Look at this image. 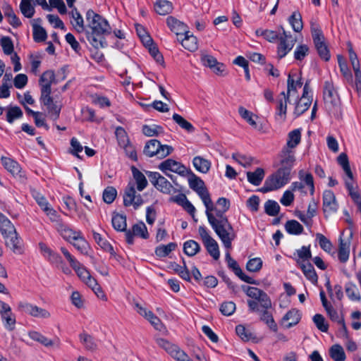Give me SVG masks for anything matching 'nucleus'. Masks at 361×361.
I'll use <instances>...</instances> for the list:
<instances>
[{
  "mask_svg": "<svg viewBox=\"0 0 361 361\" xmlns=\"http://www.w3.org/2000/svg\"><path fill=\"white\" fill-rule=\"evenodd\" d=\"M204 202L206 215L213 230L222 241L226 249L231 247V242L235 235L233 228L225 215L230 208V201L225 197H219L214 205L210 198L209 191L204 187Z\"/></svg>",
  "mask_w": 361,
  "mask_h": 361,
  "instance_id": "nucleus-1",
  "label": "nucleus"
},
{
  "mask_svg": "<svg viewBox=\"0 0 361 361\" xmlns=\"http://www.w3.org/2000/svg\"><path fill=\"white\" fill-rule=\"evenodd\" d=\"M279 167L268 176L264 185L258 190L263 193L276 190L286 185L291 179V171L295 164V151L281 149L278 154Z\"/></svg>",
  "mask_w": 361,
  "mask_h": 361,
  "instance_id": "nucleus-2",
  "label": "nucleus"
},
{
  "mask_svg": "<svg viewBox=\"0 0 361 361\" xmlns=\"http://www.w3.org/2000/svg\"><path fill=\"white\" fill-rule=\"evenodd\" d=\"M87 27L85 30L87 40L96 49L107 47L105 35L111 33L109 22L93 10L89 9L86 13Z\"/></svg>",
  "mask_w": 361,
  "mask_h": 361,
  "instance_id": "nucleus-3",
  "label": "nucleus"
},
{
  "mask_svg": "<svg viewBox=\"0 0 361 361\" xmlns=\"http://www.w3.org/2000/svg\"><path fill=\"white\" fill-rule=\"evenodd\" d=\"M312 36L315 48L320 58L325 61L330 59L331 55L326 44L324 42V36L322 30L317 26H312Z\"/></svg>",
  "mask_w": 361,
  "mask_h": 361,
  "instance_id": "nucleus-4",
  "label": "nucleus"
},
{
  "mask_svg": "<svg viewBox=\"0 0 361 361\" xmlns=\"http://www.w3.org/2000/svg\"><path fill=\"white\" fill-rule=\"evenodd\" d=\"M279 32L281 31L278 39L279 43L277 47V54L279 59L285 57L293 48L296 39L293 37L290 32H287L283 26L279 27Z\"/></svg>",
  "mask_w": 361,
  "mask_h": 361,
  "instance_id": "nucleus-5",
  "label": "nucleus"
},
{
  "mask_svg": "<svg viewBox=\"0 0 361 361\" xmlns=\"http://www.w3.org/2000/svg\"><path fill=\"white\" fill-rule=\"evenodd\" d=\"M298 178L300 181L293 182L290 185L291 190H299L300 192L306 195L307 192L304 190L305 184L308 187L310 194L313 195L314 192V184L312 175L310 173H305L303 170H300L298 172Z\"/></svg>",
  "mask_w": 361,
  "mask_h": 361,
  "instance_id": "nucleus-6",
  "label": "nucleus"
},
{
  "mask_svg": "<svg viewBox=\"0 0 361 361\" xmlns=\"http://www.w3.org/2000/svg\"><path fill=\"white\" fill-rule=\"evenodd\" d=\"M144 200L140 194H136L135 185L133 183H128L124 190L123 193V205L129 207L133 205L135 209H138L142 204Z\"/></svg>",
  "mask_w": 361,
  "mask_h": 361,
  "instance_id": "nucleus-7",
  "label": "nucleus"
},
{
  "mask_svg": "<svg viewBox=\"0 0 361 361\" xmlns=\"http://www.w3.org/2000/svg\"><path fill=\"white\" fill-rule=\"evenodd\" d=\"M243 290L247 295L260 303L263 309H269L271 307V301L268 295L262 290L252 286H243Z\"/></svg>",
  "mask_w": 361,
  "mask_h": 361,
  "instance_id": "nucleus-8",
  "label": "nucleus"
},
{
  "mask_svg": "<svg viewBox=\"0 0 361 361\" xmlns=\"http://www.w3.org/2000/svg\"><path fill=\"white\" fill-rule=\"evenodd\" d=\"M159 169L165 174L166 171H172L181 176H186L190 169L186 168L184 165L173 159H168L160 163Z\"/></svg>",
  "mask_w": 361,
  "mask_h": 361,
  "instance_id": "nucleus-9",
  "label": "nucleus"
},
{
  "mask_svg": "<svg viewBox=\"0 0 361 361\" xmlns=\"http://www.w3.org/2000/svg\"><path fill=\"white\" fill-rule=\"evenodd\" d=\"M323 97L326 104H329L337 109H340L338 94L331 79L326 80L324 83Z\"/></svg>",
  "mask_w": 361,
  "mask_h": 361,
  "instance_id": "nucleus-10",
  "label": "nucleus"
},
{
  "mask_svg": "<svg viewBox=\"0 0 361 361\" xmlns=\"http://www.w3.org/2000/svg\"><path fill=\"white\" fill-rule=\"evenodd\" d=\"M134 236H139L143 239L149 238V235L147 226L142 221L134 224L131 229L126 231V240L128 244H133Z\"/></svg>",
  "mask_w": 361,
  "mask_h": 361,
  "instance_id": "nucleus-11",
  "label": "nucleus"
},
{
  "mask_svg": "<svg viewBox=\"0 0 361 361\" xmlns=\"http://www.w3.org/2000/svg\"><path fill=\"white\" fill-rule=\"evenodd\" d=\"M322 207L323 212L325 215L331 214L338 211V204L333 191L330 190H326L324 191L322 197Z\"/></svg>",
  "mask_w": 361,
  "mask_h": 361,
  "instance_id": "nucleus-12",
  "label": "nucleus"
},
{
  "mask_svg": "<svg viewBox=\"0 0 361 361\" xmlns=\"http://www.w3.org/2000/svg\"><path fill=\"white\" fill-rule=\"evenodd\" d=\"M33 197L36 200L38 205L41 207V209L46 213V214L49 217L51 221H59V216L57 215V212L54 210L49 204L47 199L42 195L40 193L37 192H33Z\"/></svg>",
  "mask_w": 361,
  "mask_h": 361,
  "instance_id": "nucleus-13",
  "label": "nucleus"
},
{
  "mask_svg": "<svg viewBox=\"0 0 361 361\" xmlns=\"http://www.w3.org/2000/svg\"><path fill=\"white\" fill-rule=\"evenodd\" d=\"M343 233L338 239V258L341 263H345L350 257V240L353 238V233L350 232V235L348 238H343Z\"/></svg>",
  "mask_w": 361,
  "mask_h": 361,
  "instance_id": "nucleus-14",
  "label": "nucleus"
},
{
  "mask_svg": "<svg viewBox=\"0 0 361 361\" xmlns=\"http://www.w3.org/2000/svg\"><path fill=\"white\" fill-rule=\"evenodd\" d=\"M204 66H208L216 75L224 77L228 74L226 65L219 62L214 56L204 54Z\"/></svg>",
  "mask_w": 361,
  "mask_h": 361,
  "instance_id": "nucleus-15",
  "label": "nucleus"
},
{
  "mask_svg": "<svg viewBox=\"0 0 361 361\" xmlns=\"http://www.w3.org/2000/svg\"><path fill=\"white\" fill-rule=\"evenodd\" d=\"M166 23L171 30L176 35L178 40H180V37L190 32L188 30L187 25L173 16L167 18Z\"/></svg>",
  "mask_w": 361,
  "mask_h": 361,
  "instance_id": "nucleus-16",
  "label": "nucleus"
},
{
  "mask_svg": "<svg viewBox=\"0 0 361 361\" xmlns=\"http://www.w3.org/2000/svg\"><path fill=\"white\" fill-rule=\"evenodd\" d=\"M1 164L4 166V167L13 176L19 178L24 177V175L21 171V168L19 164L17 161H14L13 159L6 157H2Z\"/></svg>",
  "mask_w": 361,
  "mask_h": 361,
  "instance_id": "nucleus-17",
  "label": "nucleus"
},
{
  "mask_svg": "<svg viewBox=\"0 0 361 361\" xmlns=\"http://www.w3.org/2000/svg\"><path fill=\"white\" fill-rule=\"evenodd\" d=\"M6 238V244L9 247L14 253H23V243L21 239L18 237L16 231L13 234H8L4 235Z\"/></svg>",
  "mask_w": 361,
  "mask_h": 361,
  "instance_id": "nucleus-18",
  "label": "nucleus"
},
{
  "mask_svg": "<svg viewBox=\"0 0 361 361\" xmlns=\"http://www.w3.org/2000/svg\"><path fill=\"white\" fill-rule=\"evenodd\" d=\"M301 141V130L298 128L295 129L288 134L286 145L282 149L295 151V147L300 143Z\"/></svg>",
  "mask_w": 361,
  "mask_h": 361,
  "instance_id": "nucleus-19",
  "label": "nucleus"
},
{
  "mask_svg": "<svg viewBox=\"0 0 361 361\" xmlns=\"http://www.w3.org/2000/svg\"><path fill=\"white\" fill-rule=\"evenodd\" d=\"M190 188L195 191L203 201V181L197 177L190 169L188 175Z\"/></svg>",
  "mask_w": 361,
  "mask_h": 361,
  "instance_id": "nucleus-20",
  "label": "nucleus"
},
{
  "mask_svg": "<svg viewBox=\"0 0 361 361\" xmlns=\"http://www.w3.org/2000/svg\"><path fill=\"white\" fill-rule=\"evenodd\" d=\"M292 257L296 261L298 265H300L301 263L307 262L308 260L312 258L310 246H302L300 249L295 250Z\"/></svg>",
  "mask_w": 361,
  "mask_h": 361,
  "instance_id": "nucleus-21",
  "label": "nucleus"
},
{
  "mask_svg": "<svg viewBox=\"0 0 361 361\" xmlns=\"http://www.w3.org/2000/svg\"><path fill=\"white\" fill-rule=\"evenodd\" d=\"M288 95H286L285 92H282L279 98L277 99L276 115L280 116L282 120H285L287 112V102L289 101Z\"/></svg>",
  "mask_w": 361,
  "mask_h": 361,
  "instance_id": "nucleus-22",
  "label": "nucleus"
},
{
  "mask_svg": "<svg viewBox=\"0 0 361 361\" xmlns=\"http://www.w3.org/2000/svg\"><path fill=\"white\" fill-rule=\"evenodd\" d=\"M299 266L307 279L311 281L312 283L316 284L318 281V276L313 265L307 262L301 263Z\"/></svg>",
  "mask_w": 361,
  "mask_h": 361,
  "instance_id": "nucleus-23",
  "label": "nucleus"
},
{
  "mask_svg": "<svg viewBox=\"0 0 361 361\" xmlns=\"http://www.w3.org/2000/svg\"><path fill=\"white\" fill-rule=\"evenodd\" d=\"M300 319L301 317L299 311L296 309H291L283 317L282 321L283 322H288V323L286 324V327L290 329L299 323Z\"/></svg>",
  "mask_w": 361,
  "mask_h": 361,
  "instance_id": "nucleus-24",
  "label": "nucleus"
},
{
  "mask_svg": "<svg viewBox=\"0 0 361 361\" xmlns=\"http://www.w3.org/2000/svg\"><path fill=\"white\" fill-rule=\"evenodd\" d=\"M247 181L253 185L258 186L261 184L265 175L264 170L262 168H257L255 171L247 172Z\"/></svg>",
  "mask_w": 361,
  "mask_h": 361,
  "instance_id": "nucleus-25",
  "label": "nucleus"
},
{
  "mask_svg": "<svg viewBox=\"0 0 361 361\" xmlns=\"http://www.w3.org/2000/svg\"><path fill=\"white\" fill-rule=\"evenodd\" d=\"M179 41L182 46L190 51H195L197 49V39L193 35H190V32L180 37Z\"/></svg>",
  "mask_w": 361,
  "mask_h": 361,
  "instance_id": "nucleus-26",
  "label": "nucleus"
},
{
  "mask_svg": "<svg viewBox=\"0 0 361 361\" xmlns=\"http://www.w3.org/2000/svg\"><path fill=\"white\" fill-rule=\"evenodd\" d=\"M111 223L114 228L117 231H128L126 216L125 214H115L112 216Z\"/></svg>",
  "mask_w": 361,
  "mask_h": 361,
  "instance_id": "nucleus-27",
  "label": "nucleus"
},
{
  "mask_svg": "<svg viewBox=\"0 0 361 361\" xmlns=\"http://www.w3.org/2000/svg\"><path fill=\"white\" fill-rule=\"evenodd\" d=\"M286 231L290 235H299L304 231L303 226L296 220H288L284 225Z\"/></svg>",
  "mask_w": 361,
  "mask_h": 361,
  "instance_id": "nucleus-28",
  "label": "nucleus"
},
{
  "mask_svg": "<svg viewBox=\"0 0 361 361\" xmlns=\"http://www.w3.org/2000/svg\"><path fill=\"white\" fill-rule=\"evenodd\" d=\"M131 171L135 180L137 190L142 191L147 186V180L145 175L134 166H131Z\"/></svg>",
  "mask_w": 361,
  "mask_h": 361,
  "instance_id": "nucleus-29",
  "label": "nucleus"
},
{
  "mask_svg": "<svg viewBox=\"0 0 361 361\" xmlns=\"http://www.w3.org/2000/svg\"><path fill=\"white\" fill-rule=\"evenodd\" d=\"M0 231L4 236L8 234H13L16 231L11 221L1 213H0Z\"/></svg>",
  "mask_w": 361,
  "mask_h": 361,
  "instance_id": "nucleus-30",
  "label": "nucleus"
},
{
  "mask_svg": "<svg viewBox=\"0 0 361 361\" xmlns=\"http://www.w3.org/2000/svg\"><path fill=\"white\" fill-rule=\"evenodd\" d=\"M161 142L155 139L149 140L144 147L143 153L149 157L157 156Z\"/></svg>",
  "mask_w": 361,
  "mask_h": 361,
  "instance_id": "nucleus-31",
  "label": "nucleus"
},
{
  "mask_svg": "<svg viewBox=\"0 0 361 361\" xmlns=\"http://www.w3.org/2000/svg\"><path fill=\"white\" fill-rule=\"evenodd\" d=\"M183 266H180L176 262H171L169 268L173 269L183 279L189 281L190 280V271L188 269L184 259H183Z\"/></svg>",
  "mask_w": 361,
  "mask_h": 361,
  "instance_id": "nucleus-32",
  "label": "nucleus"
},
{
  "mask_svg": "<svg viewBox=\"0 0 361 361\" xmlns=\"http://www.w3.org/2000/svg\"><path fill=\"white\" fill-rule=\"evenodd\" d=\"M316 240L318 241L320 247L324 251L329 254H331V255H334L335 254V252L333 251V244L323 234L317 233L316 234Z\"/></svg>",
  "mask_w": 361,
  "mask_h": 361,
  "instance_id": "nucleus-33",
  "label": "nucleus"
},
{
  "mask_svg": "<svg viewBox=\"0 0 361 361\" xmlns=\"http://www.w3.org/2000/svg\"><path fill=\"white\" fill-rule=\"evenodd\" d=\"M288 22L293 30L296 32H300L303 28L302 16L298 11H295L292 13L288 18Z\"/></svg>",
  "mask_w": 361,
  "mask_h": 361,
  "instance_id": "nucleus-34",
  "label": "nucleus"
},
{
  "mask_svg": "<svg viewBox=\"0 0 361 361\" xmlns=\"http://www.w3.org/2000/svg\"><path fill=\"white\" fill-rule=\"evenodd\" d=\"M302 85V82L301 81V78H298V80H295L290 74L288 76V80H287V93H286V95H288L290 97L291 95H293L295 93L297 92V90L298 88H300Z\"/></svg>",
  "mask_w": 361,
  "mask_h": 361,
  "instance_id": "nucleus-35",
  "label": "nucleus"
},
{
  "mask_svg": "<svg viewBox=\"0 0 361 361\" xmlns=\"http://www.w3.org/2000/svg\"><path fill=\"white\" fill-rule=\"evenodd\" d=\"M172 8V4L166 0H159L154 4L155 11L162 16L169 13Z\"/></svg>",
  "mask_w": 361,
  "mask_h": 361,
  "instance_id": "nucleus-36",
  "label": "nucleus"
},
{
  "mask_svg": "<svg viewBox=\"0 0 361 361\" xmlns=\"http://www.w3.org/2000/svg\"><path fill=\"white\" fill-rule=\"evenodd\" d=\"M93 238L98 245L104 250L109 252L112 256H115L116 252L114 250L113 246L106 240L104 239L99 233L94 231Z\"/></svg>",
  "mask_w": 361,
  "mask_h": 361,
  "instance_id": "nucleus-37",
  "label": "nucleus"
},
{
  "mask_svg": "<svg viewBox=\"0 0 361 361\" xmlns=\"http://www.w3.org/2000/svg\"><path fill=\"white\" fill-rule=\"evenodd\" d=\"M51 87H50L49 85H42L41 87V95H40V102L47 107L54 104L53 98L51 97Z\"/></svg>",
  "mask_w": 361,
  "mask_h": 361,
  "instance_id": "nucleus-38",
  "label": "nucleus"
},
{
  "mask_svg": "<svg viewBox=\"0 0 361 361\" xmlns=\"http://www.w3.org/2000/svg\"><path fill=\"white\" fill-rule=\"evenodd\" d=\"M51 87H50L49 85H42L41 87V95H40V102L47 107L54 104L53 98L51 97Z\"/></svg>",
  "mask_w": 361,
  "mask_h": 361,
  "instance_id": "nucleus-39",
  "label": "nucleus"
},
{
  "mask_svg": "<svg viewBox=\"0 0 361 361\" xmlns=\"http://www.w3.org/2000/svg\"><path fill=\"white\" fill-rule=\"evenodd\" d=\"M51 87H50L49 85H42L41 87V95H40V102L47 107L54 104L53 98L51 97Z\"/></svg>",
  "mask_w": 361,
  "mask_h": 361,
  "instance_id": "nucleus-40",
  "label": "nucleus"
},
{
  "mask_svg": "<svg viewBox=\"0 0 361 361\" xmlns=\"http://www.w3.org/2000/svg\"><path fill=\"white\" fill-rule=\"evenodd\" d=\"M156 188L164 194H171V192H177V190L173 188L171 183L163 176H161L159 179V185L156 186Z\"/></svg>",
  "mask_w": 361,
  "mask_h": 361,
  "instance_id": "nucleus-41",
  "label": "nucleus"
},
{
  "mask_svg": "<svg viewBox=\"0 0 361 361\" xmlns=\"http://www.w3.org/2000/svg\"><path fill=\"white\" fill-rule=\"evenodd\" d=\"M347 296L353 301H359L361 299L357 286L351 282L347 283L345 286Z\"/></svg>",
  "mask_w": 361,
  "mask_h": 361,
  "instance_id": "nucleus-42",
  "label": "nucleus"
},
{
  "mask_svg": "<svg viewBox=\"0 0 361 361\" xmlns=\"http://www.w3.org/2000/svg\"><path fill=\"white\" fill-rule=\"evenodd\" d=\"M2 320L4 322L5 328L11 331L15 329L16 317L11 310H6L1 314Z\"/></svg>",
  "mask_w": 361,
  "mask_h": 361,
  "instance_id": "nucleus-43",
  "label": "nucleus"
},
{
  "mask_svg": "<svg viewBox=\"0 0 361 361\" xmlns=\"http://www.w3.org/2000/svg\"><path fill=\"white\" fill-rule=\"evenodd\" d=\"M238 113L240 116L245 120L252 127L255 128H257V124L254 119V117L257 118V116L254 115L251 111L247 110L243 106H240L238 108Z\"/></svg>",
  "mask_w": 361,
  "mask_h": 361,
  "instance_id": "nucleus-44",
  "label": "nucleus"
},
{
  "mask_svg": "<svg viewBox=\"0 0 361 361\" xmlns=\"http://www.w3.org/2000/svg\"><path fill=\"white\" fill-rule=\"evenodd\" d=\"M329 355L334 361H345V354L343 348L338 344L334 345L329 350Z\"/></svg>",
  "mask_w": 361,
  "mask_h": 361,
  "instance_id": "nucleus-45",
  "label": "nucleus"
},
{
  "mask_svg": "<svg viewBox=\"0 0 361 361\" xmlns=\"http://www.w3.org/2000/svg\"><path fill=\"white\" fill-rule=\"evenodd\" d=\"M280 206L277 202L268 200L264 203V212L270 216H276L280 212Z\"/></svg>",
  "mask_w": 361,
  "mask_h": 361,
  "instance_id": "nucleus-46",
  "label": "nucleus"
},
{
  "mask_svg": "<svg viewBox=\"0 0 361 361\" xmlns=\"http://www.w3.org/2000/svg\"><path fill=\"white\" fill-rule=\"evenodd\" d=\"M23 114V111L19 106H11L7 109L6 120L9 123H12L16 119L20 118Z\"/></svg>",
  "mask_w": 361,
  "mask_h": 361,
  "instance_id": "nucleus-47",
  "label": "nucleus"
},
{
  "mask_svg": "<svg viewBox=\"0 0 361 361\" xmlns=\"http://www.w3.org/2000/svg\"><path fill=\"white\" fill-rule=\"evenodd\" d=\"M200 250V245L192 240H189L183 244V252L185 255L192 257Z\"/></svg>",
  "mask_w": 361,
  "mask_h": 361,
  "instance_id": "nucleus-48",
  "label": "nucleus"
},
{
  "mask_svg": "<svg viewBox=\"0 0 361 361\" xmlns=\"http://www.w3.org/2000/svg\"><path fill=\"white\" fill-rule=\"evenodd\" d=\"M177 245L174 243H170L167 245H161L156 247L155 254L159 257H165L168 256L171 252L174 250Z\"/></svg>",
  "mask_w": 361,
  "mask_h": 361,
  "instance_id": "nucleus-49",
  "label": "nucleus"
},
{
  "mask_svg": "<svg viewBox=\"0 0 361 361\" xmlns=\"http://www.w3.org/2000/svg\"><path fill=\"white\" fill-rule=\"evenodd\" d=\"M345 184L349 192L350 196L353 199V202L357 204L358 210L361 213V196L358 192L354 190L353 183L348 180H345Z\"/></svg>",
  "mask_w": 361,
  "mask_h": 361,
  "instance_id": "nucleus-50",
  "label": "nucleus"
},
{
  "mask_svg": "<svg viewBox=\"0 0 361 361\" xmlns=\"http://www.w3.org/2000/svg\"><path fill=\"white\" fill-rule=\"evenodd\" d=\"M311 102L310 99H305V100L300 99L297 102L295 107L294 115L295 117H299L305 113L310 108Z\"/></svg>",
  "mask_w": 361,
  "mask_h": 361,
  "instance_id": "nucleus-51",
  "label": "nucleus"
},
{
  "mask_svg": "<svg viewBox=\"0 0 361 361\" xmlns=\"http://www.w3.org/2000/svg\"><path fill=\"white\" fill-rule=\"evenodd\" d=\"M28 336L33 341H37L46 347L51 346L54 344L51 339L43 336L39 332L32 331L28 333Z\"/></svg>",
  "mask_w": 361,
  "mask_h": 361,
  "instance_id": "nucleus-52",
  "label": "nucleus"
},
{
  "mask_svg": "<svg viewBox=\"0 0 361 361\" xmlns=\"http://www.w3.org/2000/svg\"><path fill=\"white\" fill-rule=\"evenodd\" d=\"M32 0H21L20 8L21 13L26 18H30L34 16L35 8L31 4Z\"/></svg>",
  "mask_w": 361,
  "mask_h": 361,
  "instance_id": "nucleus-53",
  "label": "nucleus"
},
{
  "mask_svg": "<svg viewBox=\"0 0 361 361\" xmlns=\"http://www.w3.org/2000/svg\"><path fill=\"white\" fill-rule=\"evenodd\" d=\"M0 44L6 55H11L14 51L13 41L10 37L4 36L0 39Z\"/></svg>",
  "mask_w": 361,
  "mask_h": 361,
  "instance_id": "nucleus-54",
  "label": "nucleus"
},
{
  "mask_svg": "<svg viewBox=\"0 0 361 361\" xmlns=\"http://www.w3.org/2000/svg\"><path fill=\"white\" fill-rule=\"evenodd\" d=\"M46 30L40 25H33V39L35 42H42L47 39Z\"/></svg>",
  "mask_w": 361,
  "mask_h": 361,
  "instance_id": "nucleus-55",
  "label": "nucleus"
},
{
  "mask_svg": "<svg viewBox=\"0 0 361 361\" xmlns=\"http://www.w3.org/2000/svg\"><path fill=\"white\" fill-rule=\"evenodd\" d=\"M55 73L51 70H48L44 72L39 78V85H49L50 87H51L52 83L55 82Z\"/></svg>",
  "mask_w": 361,
  "mask_h": 361,
  "instance_id": "nucleus-56",
  "label": "nucleus"
},
{
  "mask_svg": "<svg viewBox=\"0 0 361 361\" xmlns=\"http://www.w3.org/2000/svg\"><path fill=\"white\" fill-rule=\"evenodd\" d=\"M261 320L264 322L273 331H277V324H276L271 314L268 311V309H264V310L262 312L261 315Z\"/></svg>",
  "mask_w": 361,
  "mask_h": 361,
  "instance_id": "nucleus-57",
  "label": "nucleus"
},
{
  "mask_svg": "<svg viewBox=\"0 0 361 361\" xmlns=\"http://www.w3.org/2000/svg\"><path fill=\"white\" fill-rule=\"evenodd\" d=\"M173 120L183 129L185 130L188 132H192L194 130V127L192 125L186 121L183 116L178 114H173Z\"/></svg>",
  "mask_w": 361,
  "mask_h": 361,
  "instance_id": "nucleus-58",
  "label": "nucleus"
},
{
  "mask_svg": "<svg viewBox=\"0 0 361 361\" xmlns=\"http://www.w3.org/2000/svg\"><path fill=\"white\" fill-rule=\"evenodd\" d=\"M4 15L6 17L8 18V23L13 27H20L22 23L18 17L15 14L11 6H8L6 10L4 11Z\"/></svg>",
  "mask_w": 361,
  "mask_h": 361,
  "instance_id": "nucleus-59",
  "label": "nucleus"
},
{
  "mask_svg": "<svg viewBox=\"0 0 361 361\" xmlns=\"http://www.w3.org/2000/svg\"><path fill=\"white\" fill-rule=\"evenodd\" d=\"M80 340L85 345V348L89 350H93L96 349L97 344L95 343L94 338L87 334H80Z\"/></svg>",
  "mask_w": 361,
  "mask_h": 361,
  "instance_id": "nucleus-60",
  "label": "nucleus"
},
{
  "mask_svg": "<svg viewBox=\"0 0 361 361\" xmlns=\"http://www.w3.org/2000/svg\"><path fill=\"white\" fill-rule=\"evenodd\" d=\"M117 195V191L115 188L108 186L103 192V200L106 204H111Z\"/></svg>",
  "mask_w": 361,
  "mask_h": 361,
  "instance_id": "nucleus-61",
  "label": "nucleus"
},
{
  "mask_svg": "<svg viewBox=\"0 0 361 361\" xmlns=\"http://www.w3.org/2000/svg\"><path fill=\"white\" fill-rule=\"evenodd\" d=\"M162 127L157 125L152 126L144 125L142 126V133L144 135L148 137L157 136L159 133H162Z\"/></svg>",
  "mask_w": 361,
  "mask_h": 361,
  "instance_id": "nucleus-62",
  "label": "nucleus"
},
{
  "mask_svg": "<svg viewBox=\"0 0 361 361\" xmlns=\"http://www.w3.org/2000/svg\"><path fill=\"white\" fill-rule=\"evenodd\" d=\"M262 267V260L259 257L250 259L246 264L247 269L250 272H257Z\"/></svg>",
  "mask_w": 361,
  "mask_h": 361,
  "instance_id": "nucleus-63",
  "label": "nucleus"
},
{
  "mask_svg": "<svg viewBox=\"0 0 361 361\" xmlns=\"http://www.w3.org/2000/svg\"><path fill=\"white\" fill-rule=\"evenodd\" d=\"M313 322L317 328L322 332H327L329 329V325L325 322V318L320 314H316L313 317Z\"/></svg>",
  "mask_w": 361,
  "mask_h": 361,
  "instance_id": "nucleus-64",
  "label": "nucleus"
}]
</instances>
